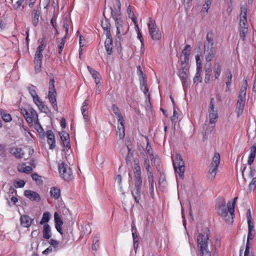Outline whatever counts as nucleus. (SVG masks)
Segmentation results:
<instances>
[{
    "mask_svg": "<svg viewBox=\"0 0 256 256\" xmlns=\"http://www.w3.org/2000/svg\"><path fill=\"white\" fill-rule=\"evenodd\" d=\"M215 209L218 214L226 222L232 223L234 212L230 210V207L226 205V202L224 198H219L217 199Z\"/></svg>",
    "mask_w": 256,
    "mask_h": 256,
    "instance_id": "f257e3e1",
    "label": "nucleus"
},
{
    "mask_svg": "<svg viewBox=\"0 0 256 256\" xmlns=\"http://www.w3.org/2000/svg\"><path fill=\"white\" fill-rule=\"evenodd\" d=\"M216 53V49L214 46V34L208 32L204 42V54L207 62H210L214 58Z\"/></svg>",
    "mask_w": 256,
    "mask_h": 256,
    "instance_id": "f03ea898",
    "label": "nucleus"
},
{
    "mask_svg": "<svg viewBox=\"0 0 256 256\" xmlns=\"http://www.w3.org/2000/svg\"><path fill=\"white\" fill-rule=\"evenodd\" d=\"M208 232L206 228L204 233H200L197 237L198 247L201 256L206 255L207 252H210L208 249Z\"/></svg>",
    "mask_w": 256,
    "mask_h": 256,
    "instance_id": "7ed1b4c3",
    "label": "nucleus"
},
{
    "mask_svg": "<svg viewBox=\"0 0 256 256\" xmlns=\"http://www.w3.org/2000/svg\"><path fill=\"white\" fill-rule=\"evenodd\" d=\"M248 86L247 80H245L243 82L238 96L236 111L238 116L242 114L246 102V95Z\"/></svg>",
    "mask_w": 256,
    "mask_h": 256,
    "instance_id": "20e7f679",
    "label": "nucleus"
},
{
    "mask_svg": "<svg viewBox=\"0 0 256 256\" xmlns=\"http://www.w3.org/2000/svg\"><path fill=\"white\" fill-rule=\"evenodd\" d=\"M46 46V40L45 38H43L41 41L40 44L37 48L34 56V64L36 73H38L41 70L42 62L43 57L42 52Z\"/></svg>",
    "mask_w": 256,
    "mask_h": 256,
    "instance_id": "39448f33",
    "label": "nucleus"
},
{
    "mask_svg": "<svg viewBox=\"0 0 256 256\" xmlns=\"http://www.w3.org/2000/svg\"><path fill=\"white\" fill-rule=\"evenodd\" d=\"M173 166L176 173L178 174L180 178H183L185 170L184 162L180 154H176L175 158L173 160Z\"/></svg>",
    "mask_w": 256,
    "mask_h": 256,
    "instance_id": "423d86ee",
    "label": "nucleus"
},
{
    "mask_svg": "<svg viewBox=\"0 0 256 256\" xmlns=\"http://www.w3.org/2000/svg\"><path fill=\"white\" fill-rule=\"evenodd\" d=\"M134 193L132 194L134 200L139 203L140 200L141 187L142 185V178L141 174H134Z\"/></svg>",
    "mask_w": 256,
    "mask_h": 256,
    "instance_id": "0eeeda50",
    "label": "nucleus"
},
{
    "mask_svg": "<svg viewBox=\"0 0 256 256\" xmlns=\"http://www.w3.org/2000/svg\"><path fill=\"white\" fill-rule=\"evenodd\" d=\"M220 162V154L215 152L210 164V167L208 170V178L212 180L217 173V170Z\"/></svg>",
    "mask_w": 256,
    "mask_h": 256,
    "instance_id": "6e6552de",
    "label": "nucleus"
},
{
    "mask_svg": "<svg viewBox=\"0 0 256 256\" xmlns=\"http://www.w3.org/2000/svg\"><path fill=\"white\" fill-rule=\"evenodd\" d=\"M58 170L60 176L64 180L70 181L72 178L70 168L63 162L58 163Z\"/></svg>",
    "mask_w": 256,
    "mask_h": 256,
    "instance_id": "1a4fd4ad",
    "label": "nucleus"
},
{
    "mask_svg": "<svg viewBox=\"0 0 256 256\" xmlns=\"http://www.w3.org/2000/svg\"><path fill=\"white\" fill-rule=\"evenodd\" d=\"M20 112L24 116L26 121L28 124H33L34 120H37L38 114L37 112L33 108H30L28 110L22 108L20 109Z\"/></svg>",
    "mask_w": 256,
    "mask_h": 256,
    "instance_id": "9d476101",
    "label": "nucleus"
},
{
    "mask_svg": "<svg viewBox=\"0 0 256 256\" xmlns=\"http://www.w3.org/2000/svg\"><path fill=\"white\" fill-rule=\"evenodd\" d=\"M149 32L153 40H159L161 38V34L156 28L155 20L152 18H149V22L148 24Z\"/></svg>",
    "mask_w": 256,
    "mask_h": 256,
    "instance_id": "9b49d317",
    "label": "nucleus"
},
{
    "mask_svg": "<svg viewBox=\"0 0 256 256\" xmlns=\"http://www.w3.org/2000/svg\"><path fill=\"white\" fill-rule=\"evenodd\" d=\"M120 6V0H116V6H114V8H110L112 16L115 22L121 20Z\"/></svg>",
    "mask_w": 256,
    "mask_h": 256,
    "instance_id": "f8f14e48",
    "label": "nucleus"
},
{
    "mask_svg": "<svg viewBox=\"0 0 256 256\" xmlns=\"http://www.w3.org/2000/svg\"><path fill=\"white\" fill-rule=\"evenodd\" d=\"M208 112L210 124H215V120L218 118V114L217 110L214 109V98H211L210 99V102Z\"/></svg>",
    "mask_w": 256,
    "mask_h": 256,
    "instance_id": "ddd939ff",
    "label": "nucleus"
},
{
    "mask_svg": "<svg viewBox=\"0 0 256 256\" xmlns=\"http://www.w3.org/2000/svg\"><path fill=\"white\" fill-rule=\"evenodd\" d=\"M40 8H34L32 12V22L34 26H36L39 22V18L40 16Z\"/></svg>",
    "mask_w": 256,
    "mask_h": 256,
    "instance_id": "4468645a",
    "label": "nucleus"
},
{
    "mask_svg": "<svg viewBox=\"0 0 256 256\" xmlns=\"http://www.w3.org/2000/svg\"><path fill=\"white\" fill-rule=\"evenodd\" d=\"M191 47L190 45L187 44L182 52L184 57L182 58L181 64L188 66V58L190 55Z\"/></svg>",
    "mask_w": 256,
    "mask_h": 256,
    "instance_id": "2eb2a0df",
    "label": "nucleus"
},
{
    "mask_svg": "<svg viewBox=\"0 0 256 256\" xmlns=\"http://www.w3.org/2000/svg\"><path fill=\"white\" fill-rule=\"evenodd\" d=\"M24 195L26 197L32 201L40 202V197L39 194L32 190H24Z\"/></svg>",
    "mask_w": 256,
    "mask_h": 256,
    "instance_id": "dca6fc26",
    "label": "nucleus"
},
{
    "mask_svg": "<svg viewBox=\"0 0 256 256\" xmlns=\"http://www.w3.org/2000/svg\"><path fill=\"white\" fill-rule=\"evenodd\" d=\"M59 134L64 146L66 147L67 150H69L70 148L69 134L66 132H62L59 133Z\"/></svg>",
    "mask_w": 256,
    "mask_h": 256,
    "instance_id": "f3484780",
    "label": "nucleus"
},
{
    "mask_svg": "<svg viewBox=\"0 0 256 256\" xmlns=\"http://www.w3.org/2000/svg\"><path fill=\"white\" fill-rule=\"evenodd\" d=\"M46 135L48 138V143L50 145V148L52 150L56 146L54 135L51 130H48L46 132Z\"/></svg>",
    "mask_w": 256,
    "mask_h": 256,
    "instance_id": "a211bd4d",
    "label": "nucleus"
},
{
    "mask_svg": "<svg viewBox=\"0 0 256 256\" xmlns=\"http://www.w3.org/2000/svg\"><path fill=\"white\" fill-rule=\"evenodd\" d=\"M10 153L16 158L21 159L23 158L24 152L20 148L12 147L10 149Z\"/></svg>",
    "mask_w": 256,
    "mask_h": 256,
    "instance_id": "6ab92c4d",
    "label": "nucleus"
},
{
    "mask_svg": "<svg viewBox=\"0 0 256 256\" xmlns=\"http://www.w3.org/2000/svg\"><path fill=\"white\" fill-rule=\"evenodd\" d=\"M188 66L182 65V68L179 70V76L186 85L187 83V71L188 70Z\"/></svg>",
    "mask_w": 256,
    "mask_h": 256,
    "instance_id": "aec40b11",
    "label": "nucleus"
},
{
    "mask_svg": "<svg viewBox=\"0 0 256 256\" xmlns=\"http://www.w3.org/2000/svg\"><path fill=\"white\" fill-rule=\"evenodd\" d=\"M20 220L22 226L25 228L30 227L34 222V219L28 215H22Z\"/></svg>",
    "mask_w": 256,
    "mask_h": 256,
    "instance_id": "412c9836",
    "label": "nucleus"
},
{
    "mask_svg": "<svg viewBox=\"0 0 256 256\" xmlns=\"http://www.w3.org/2000/svg\"><path fill=\"white\" fill-rule=\"evenodd\" d=\"M101 26L104 32L106 37L111 36L110 34V24L108 19L105 18L104 20L102 21Z\"/></svg>",
    "mask_w": 256,
    "mask_h": 256,
    "instance_id": "4be33fe9",
    "label": "nucleus"
},
{
    "mask_svg": "<svg viewBox=\"0 0 256 256\" xmlns=\"http://www.w3.org/2000/svg\"><path fill=\"white\" fill-rule=\"evenodd\" d=\"M247 23L240 22V38L244 41L245 39L246 34H247L248 28Z\"/></svg>",
    "mask_w": 256,
    "mask_h": 256,
    "instance_id": "5701e85b",
    "label": "nucleus"
},
{
    "mask_svg": "<svg viewBox=\"0 0 256 256\" xmlns=\"http://www.w3.org/2000/svg\"><path fill=\"white\" fill-rule=\"evenodd\" d=\"M56 91L48 92V99L50 102L52 104L54 108L56 110H58V106L56 100Z\"/></svg>",
    "mask_w": 256,
    "mask_h": 256,
    "instance_id": "b1692460",
    "label": "nucleus"
},
{
    "mask_svg": "<svg viewBox=\"0 0 256 256\" xmlns=\"http://www.w3.org/2000/svg\"><path fill=\"white\" fill-rule=\"evenodd\" d=\"M104 46L107 54L110 55L112 53V40L111 36L106 37L104 42Z\"/></svg>",
    "mask_w": 256,
    "mask_h": 256,
    "instance_id": "393cba45",
    "label": "nucleus"
},
{
    "mask_svg": "<svg viewBox=\"0 0 256 256\" xmlns=\"http://www.w3.org/2000/svg\"><path fill=\"white\" fill-rule=\"evenodd\" d=\"M88 100H86L82 104V105L81 108V110L82 112V114L86 122H88V113L87 112L88 110Z\"/></svg>",
    "mask_w": 256,
    "mask_h": 256,
    "instance_id": "a878e982",
    "label": "nucleus"
},
{
    "mask_svg": "<svg viewBox=\"0 0 256 256\" xmlns=\"http://www.w3.org/2000/svg\"><path fill=\"white\" fill-rule=\"evenodd\" d=\"M43 237L45 239H49L52 236L50 227L48 224H45L43 227Z\"/></svg>",
    "mask_w": 256,
    "mask_h": 256,
    "instance_id": "bb28decb",
    "label": "nucleus"
},
{
    "mask_svg": "<svg viewBox=\"0 0 256 256\" xmlns=\"http://www.w3.org/2000/svg\"><path fill=\"white\" fill-rule=\"evenodd\" d=\"M117 134L120 140L123 139L124 137L125 133L124 121H122V122H118Z\"/></svg>",
    "mask_w": 256,
    "mask_h": 256,
    "instance_id": "cd10ccee",
    "label": "nucleus"
},
{
    "mask_svg": "<svg viewBox=\"0 0 256 256\" xmlns=\"http://www.w3.org/2000/svg\"><path fill=\"white\" fill-rule=\"evenodd\" d=\"M112 108L116 116H117L118 122H122V121H124L123 117L118 107L115 104H112Z\"/></svg>",
    "mask_w": 256,
    "mask_h": 256,
    "instance_id": "c85d7f7f",
    "label": "nucleus"
},
{
    "mask_svg": "<svg viewBox=\"0 0 256 256\" xmlns=\"http://www.w3.org/2000/svg\"><path fill=\"white\" fill-rule=\"evenodd\" d=\"M241 13L240 16V22H242V24L244 22L247 23L246 18V13L247 8L246 6H242L240 8Z\"/></svg>",
    "mask_w": 256,
    "mask_h": 256,
    "instance_id": "c756f323",
    "label": "nucleus"
},
{
    "mask_svg": "<svg viewBox=\"0 0 256 256\" xmlns=\"http://www.w3.org/2000/svg\"><path fill=\"white\" fill-rule=\"evenodd\" d=\"M116 25V36L119 38L118 34L120 33L122 34H126V32L124 31V26L122 25V20H118L117 22H115Z\"/></svg>",
    "mask_w": 256,
    "mask_h": 256,
    "instance_id": "7c9ffc66",
    "label": "nucleus"
},
{
    "mask_svg": "<svg viewBox=\"0 0 256 256\" xmlns=\"http://www.w3.org/2000/svg\"><path fill=\"white\" fill-rule=\"evenodd\" d=\"M254 236V224H248V235L246 243L250 244V240H252Z\"/></svg>",
    "mask_w": 256,
    "mask_h": 256,
    "instance_id": "2f4dec72",
    "label": "nucleus"
},
{
    "mask_svg": "<svg viewBox=\"0 0 256 256\" xmlns=\"http://www.w3.org/2000/svg\"><path fill=\"white\" fill-rule=\"evenodd\" d=\"M214 72L215 78L217 79L220 76L222 70V66L219 62H215L214 64Z\"/></svg>",
    "mask_w": 256,
    "mask_h": 256,
    "instance_id": "473e14b6",
    "label": "nucleus"
},
{
    "mask_svg": "<svg viewBox=\"0 0 256 256\" xmlns=\"http://www.w3.org/2000/svg\"><path fill=\"white\" fill-rule=\"evenodd\" d=\"M35 88V86L32 85L28 87L29 92L32 97L34 102L40 99L36 94Z\"/></svg>",
    "mask_w": 256,
    "mask_h": 256,
    "instance_id": "72a5a7b5",
    "label": "nucleus"
},
{
    "mask_svg": "<svg viewBox=\"0 0 256 256\" xmlns=\"http://www.w3.org/2000/svg\"><path fill=\"white\" fill-rule=\"evenodd\" d=\"M50 194L55 199H58L60 195V188H58L56 187H52L50 190Z\"/></svg>",
    "mask_w": 256,
    "mask_h": 256,
    "instance_id": "f704fd0d",
    "label": "nucleus"
},
{
    "mask_svg": "<svg viewBox=\"0 0 256 256\" xmlns=\"http://www.w3.org/2000/svg\"><path fill=\"white\" fill-rule=\"evenodd\" d=\"M66 36L64 38H61L60 40V38L56 39V42H59V44L58 45V52L59 54H61V53L62 51L64 44L66 42Z\"/></svg>",
    "mask_w": 256,
    "mask_h": 256,
    "instance_id": "c9c22d12",
    "label": "nucleus"
},
{
    "mask_svg": "<svg viewBox=\"0 0 256 256\" xmlns=\"http://www.w3.org/2000/svg\"><path fill=\"white\" fill-rule=\"evenodd\" d=\"M50 218V214L49 212H44L43 214L42 218L40 221V224H44L48 222Z\"/></svg>",
    "mask_w": 256,
    "mask_h": 256,
    "instance_id": "e433bc0d",
    "label": "nucleus"
},
{
    "mask_svg": "<svg viewBox=\"0 0 256 256\" xmlns=\"http://www.w3.org/2000/svg\"><path fill=\"white\" fill-rule=\"evenodd\" d=\"M34 103L38 106L40 110L42 112H46L48 110V106L42 103L40 98L38 100L35 102Z\"/></svg>",
    "mask_w": 256,
    "mask_h": 256,
    "instance_id": "4c0bfd02",
    "label": "nucleus"
},
{
    "mask_svg": "<svg viewBox=\"0 0 256 256\" xmlns=\"http://www.w3.org/2000/svg\"><path fill=\"white\" fill-rule=\"evenodd\" d=\"M140 89L143 91L146 96L148 97V100H150V94L148 93V89L146 85L145 80L140 82Z\"/></svg>",
    "mask_w": 256,
    "mask_h": 256,
    "instance_id": "58836bf2",
    "label": "nucleus"
},
{
    "mask_svg": "<svg viewBox=\"0 0 256 256\" xmlns=\"http://www.w3.org/2000/svg\"><path fill=\"white\" fill-rule=\"evenodd\" d=\"M99 247V234H97L93 239L92 249L96 250Z\"/></svg>",
    "mask_w": 256,
    "mask_h": 256,
    "instance_id": "ea45409f",
    "label": "nucleus"
},
{
    "mask_svg": "<svg viewBox=\"0 0 256 256\" xmlns=\"http://www.w3.org/2000/svg\"><path fill=\"white\" fill-rule=\"evenodd\" d=\"M134 174H142L140 166L139 165V162L138 160H134Z\"/></svg>",
    "mask_w": 256,
    "mask_h": 256,
    "instance_id": "a19ab883",
    "label": "nucleus"
},
{
    "mask_svg": "<svg viewBox=\"0 0 256 256\" xmlns=\"http://www.w3.org/2000/svg\"><path fill=\"white\" fill-rule=\"evenodd\" d=\"M211 4L212 0H206L205 3L202 6V12L207 13L208 9L210 8V6H211Z\"/></svg>",
    "mask_w": 256,
    "mask_h": 256,
    "instance_id": "79ce46f5",
    "label": "nucleus"
},
{
    "mask_svg": "<svg viewBox=\"0 0 256 256\" xmlns=\"http://www.w3.org/2000/svg\"><path fill=\"white\" fill-rule=\"evenodd\" d=\"M54 219L55 226H62L63 224V222L57 212H55L54 214Z\"/></svg>",
    "mask_w": 256,
    "mask_h": 256,
    "instance_id": "37998d69",
    "label": "nucleus"
},
{
    "mask_svg": "<svg viewBox=\"0 0 256 256\" xmlns=\"http://www.w3.org/2000/svg\"><path fill=\"white\" fill-rule=\"evenodd\" d=\"M226 85L231 84L232 79V74L230 69L226 70Z\"/></svg>",
    "mask_w": 256,
    "mask_h": 256,
    "instance_id": "c03bdc74",
    "label": "nucleus"
},
{
    "mask_svg": "<svg viewBox=\"0 0 256 256\" xmlns=\"http://www.w3.org/2000/svg\"><path fill=\"white\" fill-rule=\"evenodd\" d=\"M87 68L94 79L100 76L99 72L92 68L90 66H88Z\"/></svg>",
    "mask_w": 256,
    "mask_h": 256,
    "instance_id": "a18cd8bd",
    "label": "nucleus"
},
{
    "mask_svg": "<svg viewBox=\"0 0 256 256\" xmlns=\"http://www.w3.org/2000/svg\"><path fill=\"white\" fill-rule=\"evenodd\" d=\"M33 123H34L35 129L38 132L41 133L44 132V130L38 122V118H37V120L34 121Z\"/></svg>",
    "mask_w": 256,
    "mask_h": 256,
    "instance_id": "49530a36",
    "label": "nucleus"
},
{
    "mask_svg": "<svg viewBox=\"0 0 256 256\" xmlns=\"http://www.w3.org/2000/svg\"><path fill=\"white\" fill-rule=\"evenodd\" d=\"M212 68H210L206 69L205 71V79L204 81L206 83H208L210 80V78L211 76Z\"/></svg>",
    "mask_w": 256,
    "mask_h": 256,
    "instance_id": "de8ad7c7",
    "label": "nucleus"
},
{
    "mask_svg": "<svg viewBox=\"0 0 256 256\" xmlns=\"http://www.w3.org/2000/svg\"><path fill=\"white\" fill-rule=\"evenodd\" d=\"M26 182L24 180H16L14 182V186L16 188H23Z\"/></svg>",
    "mask_w": 256,
    "mask_h": 256,
    "instance_id": "09e8293b",
    "label": "nucleus"
},
{
    "mask_svg": "<svg viewBox=\"0 0 256 256\" xmlns=\"http://www.w3.org/2000/svg\"><path fill=\"white\" fill-rule=\"evenodd\" d=\"M32 178L33 180L36 182L37 184H42V180L40 179V176L38 175L37 174H32Z\"/></svg>",
    "mask_w": 256,
    "mask_h": 256,
    "instance_id": "8fccbe9b",
    "label": "nucleus"
},
{
    "mask_svg": "<svg viewBox=\"0 0 256 256\" xmlns=\"http://www.w3.org/2000/svg\"><path fill=\"white\" fill-rule=\"evenodd\" d=\"M237 199L238 197L234 198L232 202L229 201L228 202V206L230 207V210L232 212H234V206Z\"/></svg>",
    "mask_w": 256,
    "mask_h": 256,
    "instance_id": "3c124183",
    "label": "nucleus"
},
{
    "mask_svg": "<svg viewBox=\"0 0 256 256\" xmlns=\"http://www.w3.org/2000/svg\"><path fill=\"white\" fill-rule=\"evenodd\" d=\"M49 91H56V90L54 87V80L52 77L50 78V82H49Z\"/></svg>",
    "mask_w": 256,
    "mask_h": 256,
    "instance_id": "603ef678",
    "label": "nucleus"
},
{
    "mask_svg": "<svg viewBox=\"0 0 256 256\" xmlns=\"http://www.w3.org/2000/svg\"><path fill=\"white\" fill-rule=\"evenodd\" d=\"M178 114V112L176 110V108H174V112H173V115L172 116L171 120L172 122V124H176L177 120L178 119V117L176 116Z\"/></svg>",
    "mask_w": 256,
    "mask_h": 256,
    "instance_id": "864d4df0",
    "label": "nucleus"
},
{
    "mask_svg": "<svg viewBox=\"0 0 256 256\" xmlns=\"http://www.w3.org/2000/svg\"><path fill=\"white\" fill-rule=\"evenodd\" d=\"M58 244V242L55 240L51 239L50 240V244L51 245L50 246H52V248H54V251L57 250Z\"/></svg>",
    "mask_w": 256,
    "mask_h": 256,
    "instance_id": "5fc2aeb1",
    "label": "nucleus"
},
{
    "mask_svg": "<svg viewBox=\"0 0 256 256\" xmlns=\"http://www.w3.org/2000/svg\"><path fill=\"white\" fill-rule=\"evenodd\" d=\"M138 74L139 76L140 82L144 80V74L142 72V70L140 69V66H138Z\"/></svg>",
    "mask_w": 256,
    "mask_h": 256,
    "instance_id": "6e6d98bb",
    "label": "nucleus"
},
{
    "mask_svg": "<svg viewBox=\"0 0 256 256\" xmlns=\"http://www.w3.org/2000/svg\"><path fill=\"white\" fill-rule=\"evenodd\" d=\"M128 150V154L126 157V160L128 161H130V160L133 156V152L131 151V149L130 148V147L128 146H127Z\"/></svg>",
    "mask_w": 256,
    "mask_h": 256,
    "instance_id": "4d7b16f0",
    "label": "nucleus"
},
{
    "mask_svg": "<svg viewBox=\"0 0 256 256\" xmlns=\"http://www.w3.org/2000/svg\"><path fill=\"white\" fill-rule=\"evenodd\" d=\"M214 128V126H212L210 127V126H208L206 124L204 127V129L206 128L205 130V132H204L205 135L208 134H210L212 132V131Z\"/></svg>",
    "mask_w": 256,
    "mask_h": 256,
    "instance_id": "13d9d810",
    "label": "nucleus"
},
{
    "mask_svg": "<svg viewBox=\"0 0 256 256\" xmlns=\"http://www.w3.org/2000/svg\"><path fill=\"white\" fill-rule=\"evenodd\" d=\"M2 118L6 122H10L12 120L10 114H4L2 116Z\"/></svg>",
    "mask_w": 256,
    "mask_h": 256,
    "instance_id": "bf43d9fd",
    "label": "nucleus"
},
{
    "mask_svg": "<svg viewBox=\"0 0 256 256\" xmlns=\"http://www.w3.org/2000/svg\"><path fill=\"white\" fill-rule=\"evenodd\" d=\"M149 185H150V188H149L150 193V196L152 197H153L154 194V187L156 186V184L155 183H153V184H149Z\"/></svg>",
    "mask_w": 256,
    "mask_h": 256,
    "instance_id": "052dcab7",
    "label": "nucleus"
},
{
    "mask_svg": "<svg viewBox=\"0 0 256 256\" xmlns=\"http://www.w3.org/2000/svg\"><path fill=\"white\" fill-rule=\"evenodd\" d=\"M247 220H248V224H254V222L252 219V218L250 214V210L249 209L247 212Z\"/></svg>",
    "mask_w": 256,
    "mask_h": 256,
    "instance_id": "680f3d73",
    "label": "nucleus"
},
{
    "mask_svg": "<svg viewBox=\"0 0 256 256\" xmlns=\"http://www.w3.org/2000/svg\"><path fill=\"white\" fill-rule=\"evenodd\" d=\"M255 188H256V178H253L249 184V188L250 190L254 189Z\"/></svg>",
    "mask_w": 256,
    "mask_h": 256,
    "instance_id": "e2e57ef3",
    "label": "nucleus"
},
{
    "mask_svg": "<svg viewBox=\"0 0 256 256\" xmlns=\"http://www.w3.org/2000/svg\"><path fill=\"white\" fill-rule=\"evenodd\" d=\"M194 82L196 83L198 82H200L202 81V78L200 76V73H196L194 78Z\"/></svg>",
    "mask_w": 256,
    "mask_h": 256,
    "instance_id": "0e129e2a",
    "label": "nucleus"
},
{
    "mask_svg": "<svg viewBox=\"0 0 256 256\" xmlns=\"http://www.w3.org/2000/svg\"><path fill=\"white\" fill-rule=\"evenodd\" d=\"M24 0H18L16 2V4L14 5V8L16 10H18L20 8Z\"/></svg>",
    "mask_w": 256,
    "mask_h": 256,
    "instance_id": "69168bd1",
    "label": "nucleus"
},
{
    "mask_svg": "<svg viewBox=\"0 0 256 256\" xmlns=\"http://www.w3.org/2000/svg\"><path fill=\"white\" fill-rule=\"evenodd\" d=\"M52 251H54V248L52 246H49L47 248H46L44 251H43L42 254H48Z\"/></svg>",
    "mask_w": 256,
    "mask_h": 256,
    "instance_id": "338daca9",
    "label": "nucleus"
},
{
    "mask_svg": "<svg viewBox=\"0 0 256 256\" xmlns=\"http://www.w3.org/2000/svg\"><path fill=\"white\" fill-rule=\"evenodd\" d=\"M250 156H252L255 157L256 154V146H252L250 147Z\"/></svg>",
    "mask_w": 256,
    "mask_h": 256,
    "instance_id": "774afa93",
    "label": "nucleus"
}]
</instances>
